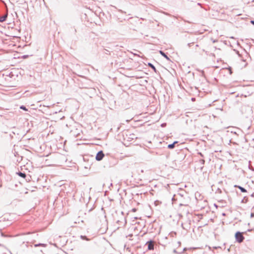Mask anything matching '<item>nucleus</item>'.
Segmentation results:
<instances>
[{
    "label": "nucleus",
    "instance_id": "obj_1",
    "mask_svg": "<svg viewBox=\"0 0 254 254\" xmlns=\"http://www.w3.org/2000/svg\"><path fill=\"white\" fill-rule=\"evenodd\" d=\"M235 238L237 241L239 243H241L243 241L244 237L243 236L242 233L238 232L235 234Z\"/></svg>",
    "mask_w": 254,
    "mask_h": 254
},
{
    "label": "nucleus",
    "instance_id": "obj_2",
    "mask_svg": "<svg viewBox=\"0 0 254 254\" xmlns=\"http://www.w3.org/2000/svg\"><path fill=\"white\" fill-rule=\"evenodd\" d=\"M104 156V154L102 151H99L96 155V159L98 161L101 160Z\"/></svg>",
    "mask_w": 254,
    "mask_h": 254
},
{
    "label": "nucleus",
    "instance_id": "obj_3",
    "mask_svg": "<svg viewBox=\"0 0 254 254\" xmlns=\"http://www.w3.org/2000/svg\"><path fill=\"white\" fill-rule=\"evenodd\" d=\"M159 53L164 57L165 59H166L168 61H170V58L168 57V56L162 51H159Z\"/></svg>",
    "mask_w": 254,
    "mask_h": 254
},
{
    "label": "nucleus",
    "instance_id": "obj_4",
    "mask_svg": "<svg viewBox=\"0 0 254 254\" xmlns=\"http://www.w3.org/2000/svg\"><path fill=\"white\" fill-rule=\"evenodd\" d=\"M7 17V14H5L0 17V22H2L6 20Z\"/></svg>",
    "mask_w": 254,
    "mask_h": 254
},
{
    "label": "nucleus",
    "instance_id": "obj_5",
    "mask_svg": "<svg viewBox=\"0 0 254 254\" xmlns=\"http://www.w3.org/2000/svg\"><path fill=\"white\" fill-rule=\"evenodd\" d=\"M148 248L149 250H153L154 249V244L153 242H150L148 245Z\"/></svg>",
    "mask_w": 254,
    "mask_h": 254
},
{
    "label": "nucleus",
    "instance_id": "obj_6",
    "mask_svg": "<svg viewBox=\"0 0 254 254\" xmlns=\"http://www.w3.org/2000/svg\"><path fill=\"white\" fill-rule=\"evenodd\" d=\"M148 66L151 67L155 72H157V70L154 65L151 63L148 64Z\"/></svg>",
    "mask_w": 254,
    "mask_h": 254
},
{
    "label": "nucleus",
    "instance_id": "obj_7",
    "mask_svg": "<svg viewBox=\"0 0 254 254\" xmlns=\"http://www.w3.org/2000/svg\"><path fill=\"white\" fill-rule=\"evenodd\" d=\"M17 174L19 176H20L23 178H25L26 177V175L24 173L19 172V173H18Z\"/></svg>",
    "mask_w": 254,
    "mask_h": 254
},
{
    "label": "nucleus",
    "instance_id": "obj_8",
    "mask_svg": "<svg viewBox=\"0 0 254 254\" xmlns=\"http://www.w3.org/2000/svg\"><path fill=\"white\" fill-rule=\"evenodd\" d=\"M238 188L241 190L242 192H246L247 191V190L244 188L240 186L238 187Z\"/></svg>",
    "mask_w": 254,
    "mask_h": 254
},
{
    "label": "nucleus",
    "instance_id": "obj_9",
    "mask_svg": "<svg viewBox=\"0 0 254 254\" xmlns=\"http://www.w3.org/2000/svg\"><path fill=\"white\" fill-rule=\"evenodd\" d=\"M175 144H169L168 145V148L170 149H172L174 147Z\"/></svg>",
    "mask_w": 254,
    "mask_h": 254
},
{
    "label": "nucleus",
    "instance_id": "obj_10",
    "mask_svg": "<svg viewBox=\"0 0 254 254\" xmlns=\"http://www.w3.org/2000/svg\"><path fill=\"white\" fill-rule=\"evenodd\" d=\"M81 238L83 240H85L86 241H89V240L85 236H81Z\"/></svg>",
    "mask_w": 254,
    "mask_h": 254
},
{
    "label": "nucleus",
    "instance_id": "obj_11",
    "mask_svg": "<svg viewBox=\"0 0 254 254\" xmlns=\"http://www.w3.org/2000/svg\"><path fill=\"white\" fill-rule=\"evenodd\" d=\"M38 246H43V247H45V245L44 244H36V245H35V247H38Z\"/></svg>",
    "mask_w": 254,
    "mask_h": 254
},
{
    "label": "nucleus",
    "instance_id": "obj_12",
    "mask_svg": "<svg viewBox=\"0 0 254 254\" xmlns=\"http://www.w3.org/2000/svg\"><path fill=\"white\" fill-rule=\"evenodd\" d=\"M20 109H23V110H25V111H27V109L26 108V107L24 106H21L20 107Z\"/></svg>",
    "mask_w": 254,
    "mask_h": 254
},
{
    "label": "nucleus",
    "instance_id": "obj_13",
    "mask_svg": "<svg viewBox=\"0 0 254 254\" xmlns=\"http://www.w3.org/2000/svg\"><path fill=\"white\" fill-rule=\"evenodd\" d=\"M137 211V209L136 208H133L132 209V211L133 212H135Z\"/></svg>",
    "mask_w": 254,
    "mask_h": 254
},
{
    "label": "nucleus",
    "instance_id": "obj_14",
    "mask_svg": "<svg viewBox=\"0 0 254 254\" xmlns=\"http://www.w3.org/2000/svg\"><path fill=\"white\" fill-rule=\"evenodd\" d=\"M236 53H237V54H238V56H239V57H241V55L240 54V53H239V51H236Z\"/></svg>",
    "mask_w": 254,
    "mask_h": 254
},
{
    "label": "nucleus",
    "instance_id": "obj_15",
    "mask_svg": "<svg viewBox=\"0 0 254 254\" xmlns=\"http://www.w3.org/2000/svg\"><path fill=\"white\" fill-rule=\"evenodd\" d=\"M251 23L254 25V20H251Z\"/></svg>",
    "mask_w": 254,
    "mask_h": 254
},
{
    "label": "nucleus",
    "instance_id": "obj_16",
    "mask_svg": "<svg viewBox=\"0 0 254 254\" xmlns=\"http://www.w3.org/2000/svg\"><path fill=\"white\" fill-rule=\"evenodd\" d=\"M251 216L252 217H254V213H252Z\"/></svg>",
    "mask_w": 254,
    "mask_h": 254
},
{
    "label": "nucleus",
    "instance_id": "obj_17",
    "mask_svg": "<svg viewBox=\"0 0 254 254\" xmlns=\"http://www.w3.org/2000/svg\"><path fill=\"white\" fill-rule=\"evenodd\" d=\"M192 44H193V43H189V44H188V46H189V47H190V46H191V45Z\"/></svg>",
    "mask_w": 254,
    "mask_h": 254
},
{
    "label": "nucleus",
    "instance_id": "obj_18",
    "mask_svg": "<svg viewBox=\"0 0 254 254\" xmlns=\"http://www.w3.org/2000/svg\"><path fill=\"white\" fill-rule=\"evenodd\" d=\"M229 143H236V142H232V140L230 139V140H229Z\"/></svg>",
    "mask_w": 254,
    "mask_h": 254
},
{
    "label": "nucleus",
    "instance_id": "obj_19",
    "mask_svg": "<svg viewBox=\"0 0 254 254\" xmlns=\"http://www.w3.org/2000/svg\"><path fill=\"white\" fill-rule=\"evenodd\" d=\"M132 119H130V120H126V122L127 123H128Z\"/></svg>",
    "mask_w": 254,
    "mask_h": 254
},
{
    "label": "nucleus",
    "instance_id": "obj_20",
    "mask_svg": "<svg viewBox=\"0 0 254 254\" xmlns=\"http://www.w3.org/2000/svg\"><path fill=\"white\" fill-rule=\"evenodd\" d=\"M166 126V124H162L161 125V126H162V127H164V126Z\"/></svg>",
    "mask_w": 254,
    "mask_h": 254
},
{
    "label": "nucleus",
    "instance_id": "obj_21",
    "mask_svg": "<svg viewBox=\"0 0 254 254\" xmlns=\"http://www.w3.org/2000/svg\"><path fill=\"white\" fill-rule=\"evenodd\" d=\"M173 143H178V141H173Z\"/></svg>",
    "mask_w": 254,
    "mask_h": 254
},
{
    "label": "nucleus",
    "instance_id": "obj_22",
    "mask_svg": "<svg viewBox=\"0 0 254 254\" xmlns=\"http://www.w3.org/2000/svg\"><path fill=\"white\" fill-rule=\"evenodd\" d=\"M191 100H192V101H193V100H194V98H192L191 99Z\"/></svg>",
    "mask_w": 254,
    "mask_h": 254
},
{
    "label": "nucleus",
    "instance_id": "obj_23",
    "mask_svg": "<svg viewBox=\"0 0 254 254\" xmlns=\"http://www.w3.org/2000/svg\"><path fill=\"white\" fill-rule=\"evenodd\" d=\"M148 143H151V141H148Z\"/></svg>",
    "mask_w": 254,
    "mask_h": 254
},
{
    "label": "nucleus",
    "instance_id": "obj_24",
    "mask_svg": "<svg viewBox=\"0 0 254 254\" xmlns=\"http://www.w3.org/2000/svg\"><path fill=\"white\" fill-rule=\"evenodd\" d=\"M134 55H135V56H138L137 54H134Z\"/></svg>",
    "mask_w": 254,
    "mask_h": 254
},
{
    "label": "nucleus",
    "instance_id": "obj_25",
    "mask_svg": "<svg viewBox=\"0 0 254 254\" xmlns=\"http://www.w3.org/2000/svg\"><path fill=\"white\" fill-rule=\"evenodd\" d=\"M197 5H200V4L199 3H198Z\"/></svg>",
    "mask_w": 254,
    "mask_h": 254
}]
</instances>
